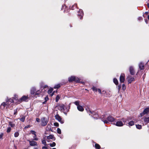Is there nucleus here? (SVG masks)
Masks as SVG:
<instances>
[{
	"label": "nucleus",
	"mask_w": 149,
	"mask_h": 149,
	"mask_svg": "<svg viewBox=\"0 0 149 149\" xmlns=\"http://www.w3.org/2000/svg\"><path fill=\"white\" fill-rule=\"evenodd\" d=\"M54 125L55 126H56V127H58V126H59V124L58 123H54Z\"/></svg>",
	"instance_id": "obj_44"
},
{
	"label": "nucleus",
	"mask_w": 149,
	"mask_h": 149,
	"mask_svg": "<svg viewBox=\"0 0 149 149\" xmlns=\"http://www.w3.org/2000/svg\"><path fill=\"white\" fill-rule=\"evenodd\" d=\"M36 88L35 87H33L31 90V94L32 96H34L36 91Z\"/></svg>",
	"instance_id": "obj_15"
},
{
	"label": "nucleus",
	"mask_w": 149,
	"mask_h": 149,
	"mask_svg": "<svg viewBox=\"0 0 149 149\" xmlns=\"http://www.w3.org/2000/svg\"><path fill=\"white\" fill-rule=\"evenodd\" d=\"M52 149H56L55 148H53Z\"/></svg>",
	"instance_id": "obj_63"
},
{
	"label": "nucleus",
	"mask_w": 149,
	"mask_h": 149,
	"mask_svg": "<svg viewBox=\"0 0 149 149\" xmlns=\"http://www.w3.org/2000/svg\"><path fill=\"white\" fill-rule=\"evenodd\" d=\"M74 104H75L76 105H77V106H79V101H76L74 102Z\"/></svg>",
	"instance_id": "obj_33"
},
{
	"label": "nucleus",
	"mask_w": 149,
	"mask_h": 149,
	"mask_svg": "<svg viewBox=\"0 0 149 149\" xmlns=\"http://www.w3.org/2000/svg\"><path fill=\"white\" fill-rule=\"evenodd\" d=\"M30 132L32 134L34 135L36 134V132L34 130H31Z\"/></svg>",
	"instance_id": "obj_40"
},
{
	"label": "nucleus",
	"mask_w": 149,
	"mask_h": 149,
	"mask_svg": "<svg viewBox=\"0 0 149 149\" xmlns=\"http://www.w3.org/2000/svg\"><path fill=\"white\" fill-rule=\"evenodd\" d=\"M80 80L79 78L75 76H71L68 78V81L70 82L74 81L76 83H79Z\"/></svg>",
	"instance_id": "obj_2"
},
{
	"label": "nucleus",
	"mask_w": 149,
	"mask_h": 149,
	"mask_svg": "<svg viewBox=\"0 0 149 149\" xmlns=\"http://www.w3.org/2000/svg\"><path fill=\"white\" fill-rule=\"evenodd\" d=\"M7 105L8 106L9 105L7 104L6 102H3L1 104V108L3 107V109H4L5 106Z\"/></svg>",
	"instance_id": "obj_19"
},
{
	"label": "nucleus",
	"mask_w": 149,
	"mask_h": 149,
	"mask_svg": "<svg viewBox=\"0 0 149 149\" xmlns=\"http://www.w3.org/2000/svg\"><path fill=\"white\" fill-rule=\"evenodd\" d=\"M42 144H44L45 146L47 145L46 141L45 139L42 140Z\"/></svg>",
	"instance_id": "obj_31"
},
{
	"label": "nucleus",
	"mask_w": 149,
	"mask_h": 149,
	"mask_svg": "<svg viewBox=\"0 0 149 149\" xmlns=\"http://www.w3.org/2000/svg\"><path fill=\"white\" fill-rule=\"evenodd\" d=\"M134 79L133 77H131L128 79V82L129 84H130L134 80Z\"/></svg>",
	"instance_id": "obj_24"
},
{
	"label": "nucleus",
	"mask_w": 149,
	"mask_h": 149,
	"mask_svg": "<svg viewBox=\"0 0 149 149\" xmlns=\"http://www.w3.org/2000/svg\"><path fill=\"white\" fill-rule=\"evenodd\" d=\"M122 120L123 122L124 123H125L126 122V120L124 118L122 119Z\"/></svg>",
	"instance_id": "obj_51"
},
{
	"label": "nucleus",
	"mask_w": 149,
	"mask_h": 149,
	"mask_svg": "<svg viewBox=\"0 0 149 149\" xmlns=\"http://www.w3.org/2000/svg\"><path fill=\"white\" fill-rule=\"evenodd\" d=\"M143 118V119L145 125H146L148 123H149V115L147 117H145Z\"/></svg>",
	"instance_id": "obj_16"
},
{
	"label": "nucleus",
	"mask_w": 149,
	"mask_h": 149,
	"mask_svg": "<svg viewBox=\"0 0 149 149\" xmlns=\"http://www.w3.org/2000/svg\"><path fill=\"white\" fill-rule=\"evenodd\" d=\"M48 121L45 117L43 118L41 120V125L42 126H45L47 125Z\"/></svg>",
	"instance_id": "obj_6"
},
{
	"label": "nucleus",
	"mask_w": 149,
	"mask_h": 149,
	"mask_svg": "<svg viewBox=\"0 0 149 149\" xmlns=\"http://www.w3.org/2000/svg\"><path fill=\"white\" fill-rule=\"evenodd\" d=\"M19 135V133L18 132H16L14 133V136L15 137H17Z\"/></svg>",
	"instance_id": "obj_36"
},
{
	"label": "nucleus",
	"mask_w": 149,
	"mask_h": 149,
	"mask_svg": "<svg viewBox=\"0 0 149 149\" xmlns=\"http://www.w3.org/2000/svg\"><path fill=\"white\" fill-rule=\"evenodd\" d=\"M11 130V127H8L7 128L6 132L7 133H9L10 132Z\"/></svg>",
	"instance_id": "obj_39"
},
{
	"label": "nucleus",
	"mask_w": 149,
	"mask_h": 149,
	"mask_svg": "<svg viewBox=\"0 0 149 149\" xmlns=\"http://www.w3.org/2000/svg\"><path fill=\"white\" fill-rule=\"evenodd\" d=\"M106 114H104L101 116L100 118L101 120L104 122V123L107 124L108 123V122L107 120V117L106 116Z\"/></svg>",
	"instance_id": "obj_5"
},
{
	"label": "nucleus",
	"mask_w": 149,
	"mask_h": 149,
	"mask_svg": "<svg viewBox=\"0 0 149 149\" xmlns=\"http://www.w3.org/2000/svg\"><path fill=\"white\" fill-rule=\"evenodd\" d=\"M113 82L115 83V84L116 85H117L118 84V81L117 79L116 78H114L113 79Z\"/></svg>",
	"instance_id": "obj_29"
},
{
	"label": "nucleus",
	"mask_w": 149,
	"mask_h": 149,
	"mask_svg": "<svg viewBox=\"0 0 149 149\" xmlns=\"http://www.w3.org/2000/svg\"><path fill=\"white\" fill-rule=\"evenodd\" d=\"M55 119L60 122L61 124L64 123V121L61 120V117L58 114H56L55 116Z\"/></svg>",
	"instance_id": "obj_10"
},
{
	"label": "nucleus",
	"mask_w": 149,
	"mask_h": 149,
	"mask_svg": "<svg viewBox=\"0 0 149 149\" xmlns=\"http://www.w3.org/2000/svg\"><path fill=\"white\" fill-rule=\"evenodd\" d=\"M147 6L148 8H149V3L147 4Z\"/></svg>",
	"instance_id": "obj_57"
},
{
	"label": "nucleus",
	"mask_w": 149,
	"mask_h": 149,
	"mask_svg": "<svg viewBox=\"0 0 149 149\" xmlns=\"http://www.w3.org/2000/svg\"><path fill=\"white\" fill-rule=\"evenodd\" d=\"M125 75L124 74H121L120 77V80L121 83H123L125 81Z\"/></svg>",
	"instance_id": "obj_14"
},
{
	"label": "nucleus",
	"mask_w": 149,
	"mask_h": 149,
	"mask_svg": "<svg viewBox=\"0 0 149 149\" xmlns=\"http://www.w3.org/2000/svg\"><path fill=\"white\" fill-rule=\"evenodd\" d=\"M42 149H47V147L44 146L42 147Z\"/></svg>",
	"instance_id": "obj_52"
},
{
	"label": "nucleus",
	"mask_w": 149,
	"mask_h": 149,
	"mask_svg": "<svg viewBox=\"0 0 149 149\" xmlns=\"http://www.w3.org/2000/svg\"><path fill=\"white\" fill-rule=\"evenodd\" d=\"M47 139H54L53 140H55L54 137V136L52 135H50L49 136H47Z\"/></svg>",
	"instance_id": "obj_21"
},
{
	"label": "nucleus",
	"mask_w": 149,
	"mask_h": 149,
	"mask_svg": "<svg viewBox=\"0 0 149 149\" xmlns=\"http://www.w3.org/2000/svg\"><path fill=\"white\" fill-rule=\"evenodd\" d=\"M34 135V136L33 137L34 138L33 140L36 141H38L39 140V138L37 137L36 134H35Z\"/></svg>",
	"instance_id": "obj_30"
},
{
	"label": "nucleus",
	"mask_w": 149,
	"mask_h": 149,
	"mask_svg": "<svg viewBox=\"0 0 149 149\" xmlns=\"http://www.w3.org/2000/svg\"><path fill=\"white\" fill-rule=\"evenodd\" d=\"M116 125L117 126L121 127L123 126V124L122 121H119L116 122Z\"/></svg>",
	"instance_id": "obj_18"
},
{
	"label": "nucleus",
	"mask_w": 149,
	"mask_h": 149,
	"mask_svg": "<svg viewBox=\"0 0 149 149\" xmlns=\"http://www.w3.org/2000/svg\"><path fill=\"white\" fill-rule=\"evenodd\" d=\"M49 144L50 146L51 147H54L56 146V143L54 142H53L52 143H50Z\"/></svg>",
	"instance_id": "obj_35"
},
{
	"label": "nucleus",
	"mask_w": 149,
	"mask_h": 149,
	"mask_svg": "<svg viewBox=\"0 0 149 149\" xmlns=\"http://www.w3.org/2000/svg\"><path fill=\"white\" fill-rule=\"evenodd\" d=\"M143 18L141 17H138V19L139 21L141 20Z\"/></svg>",
	"instance_id": "obj_47"
},
{
	"label": "nucleus",
	"mask_w": 149,
	"mask_h": 149,
	"mask_svg": "<svg viewBox=\"0 0 149 149\" xmlns=\"http://www.w3.org/2000/svg\"><path fill=\"white\" fill-rule=\"evenodd\" d=\"M53 88H52L49 89L48 91V93L49 94H51V96H52L54 95V93H52L53 91Z\"/></svg>",
	"instance_id": "obj_22"
},
{
	"label": "nucleus",
	"mask_w": 149,
	"mask_h": 149,
	"mask_svg": "<svg viewBox=\"0 0 149 149\" xmlns=\"http://www.w3.org/2000/svg\"><path fill=\"white\" fill-rule=\"evenodd\" d=\"M134 121H131L129 122L128 123V125L129 126H132L134 125Z\"/></svg>",
	"instance_id": "obj_25"
},
{
	"label": "nucleus",
	"mask_w": 149,
	"mask_h": 149,
	"mask_svg": "<svg viewBox=\"0 0 149 149\" xmlns=\"http://www.w3.org/2000/svg\"><path fill=\"white\" fill-rule=\"evenodd\" d=\"M15 97L10 98L9 99H7L6 100V103H7V104L8 105H10L11 103H13L14 102V100H16V101L18 100V98L17 97V95H15Z\"/></svg>",
	"instance_id": "obj_3"
},
{
	"label": "nucleus",
	"mask_w": 149,
	"mask_h": 149,
	"mask_svg": "<svg viewBox=\"0 0 149 149\" xmlns=\"http://www.w3.org/2000/svg\"><path fill=\"white\" fill-rule=\"evenodd\" d=\"M36 120L38 122H40V119L39 118H37L36 119Z\"/></svg>",
	"instance_id": "obj_49"
},
{
	"label": "nucleus",
	"mask_w": 149,
	"mask_h": 149,
	"mask_svg": "<svg viewBox=\"0 0 149 149\" xmlns=\"http://www.w3.org/2000/svg\"><path fill=\"white\" fill-rule=\"evenodd\" d=\"M45 102H46L48 100H49V97L48 96H46L45 98Z\"/></svg>",
	"instance_id": "obj_45"
},
{
	"label": "nucleus",
	"mask_w": 149,
	"mask_h": 149,
	"mask_svg": "<svg viewBox=\"0 0 149 149\" xmlns=\"http://www.w3.org/2000/svg\"><path fill=\"white\" fill-rule=\"evenodd\" d=\"M149 112V108H147L144 109L143 111L140 113L141 117H142L145 114H148Z\"/></svg>",
	"instance_id": "obj_7"
},
{
	"label": "nucleus",
	"mask_w": 149,
	"mask_h": 149,
	"mask_svg": "<svg viewBox=\"0 0 149 149\" xmlns=\"http://www.w3.org/2000/svg\"><path fill=\"white\" fill-rule=\"evenodd\" d=\"M77 108L79 111H83L84 110V109L83 108V107L81 105L78 106L77 107Z\"/></svg>",
	"instance_id": "obj_20"
},
{
	"label": "nucleus",
	"mask_w": 149,
	"mask_h": 149,
	"mask_svg": "<svg viewBox=\"0 0 149 149\" xmlns=\"http://www.w3.org/2000/svg\"><path fill=\"white\" fill-rule=\"evenodd\" d=\"M107 120L108 122V123H109V122L112 123L113 122L114 120L115 119L112 116H109L107 117Z\"/></svg>",
	"instance_id": "obj_9"
},
{
	"label": "nucleus",
	"mask_w": 149,
	"mask_h": 149,
	"mask_svg": "<svg viewBox=\"0 0 149 149\" xmlns=\"http://www.w3.org/2000/svg\"><path fill=\"white\" fill-rule=\"evenodd\" d=\"M97 91H98V92L100 94H101V91L100 89L99 88H98L97 89Z\"/></svg>",
	"instance_id": "obj_48"
},
{
	"label": "nucleus",
	"mask_w": 149,
	"mask_h": 149,
	"mask_svg": "<svg viewBox=\"0 0 149 149\" xmlns=\"http://www.w3.org/2000/svg\"><path fill=\"white\" fill-rule=\"evenodd\" d=\"M145 13L146 14H147L148 13L147 12H146Z\"/></svg>",
	"instance_id": "obj_61"
},
{
	"label": "nucleus",
	"mask_w": 149,
	"mask_h": 149,
	"mask_svg": "<svg viewBox=\"0 0 149 149\" xmlns=\"http://www.w3.org/2000/svg\"><path fill=\"white\" fill-rule=\"evenodd\" d=\"M57 133L59 134H61V130L60 128H57Z\"/></svg>",
	"instance_id": "obj_41"
},
{
	"label": "nucleus",
	"mask_w": 149,
	"mask_h": 149,
	"mask_svg": "<svg viewBox=\"0 0 149 149\" xmlns=\"http://www.w3.org/2000/svg\"><path fill=\"white\" fill-rule=\"evenodd\" d=\"M139 68L140 70H143L144 69V64L142 62H141L139 64Z\"/></svg>",
	"instance_id": "obj_17"
},
{
	"label": "nucleus",
	"mask_w": 149,
	"mask_h": 149,
	"mask_svg": "<svg viewBox=\"0 0 149 149\" xmlns=\"http://www.w3.org/2000/svg\"><path fill=\"white\" fill-rule=\"evenodd\" d=\"M60 97L59 95H58L56 98V102H57L60 99Z\"/></svg>",
	"instance_id": "obj_38"
},
{
	"label": "nucleus",
	"mask_w": 149,
	"mask_h": 149,
	"mask_svg": "<svg viewBox=\"0 0 149 149\" xmlns=\"http://www.w3.org/2000/svg\"><path fill=\"white\" fill-rule=\"evenodd\" d=\"M94 92H97V88L94 86H93L92 88Z\"/></svg>",
	"instance_id": "obj_37"
},
{
	"label": "nucleus",
	"mask_w": 149,
	"mask_h": 149,
	"mask_svg": "<svg viewBox=\"0 0 149 149\" xmlns=\"http://www.w3.org/2000/svg\"><path fill=\"white\" fill-rule=\"evenodd\" d=\"M95 147L96 149H100L101 148L100 145L97 143L95 144Z\"/></svg>",
	"instance_id": "obj_26"
},
{
	"label": "nucleus",
	"mask_w": 149,
	"mask_h": 149,
	"mask_svg": "<svg viewBox=\"0 0 149 149\" xmlns=\"http://www.w3.org/2000/svg\"><path fill=\"white\" fill-rule=\"evenodd\" d=\"M84 13L82 10L80 9L79 11L78 16L80 19H81L83 18Z\"/></svg>",
	"instance_id": "obj_13"
},
{
	"label": "nucleus",
	"mask_w": 149,
	"mask_h": 149,
	"mask_svg": "<svg viewBox=\"0 0 149 149\" xmlns=\"http://www.w3.org/2000/svg\"><path fill=\"white\" fill-rule=\"evenodd\" d=\"M46 102H45H45H43V103H44V104H45Z\"/></svg>",
	"instance_id": "obj_62"
},
{
	"label": "nucleus",
	"mask_w": 149,
	"mask_h": 149,
	"mask_svg": "<svg viewBox=\"0 0 149 149\" xmlns=\"http://www.w3.org/2000/svg\"><path fill=\"white\" fill-rule=\"evenodd\" d=\"M76 7V6L75 5H73L71 7V9L72 10H74L75 8Z\"/></svg>",
	"instance_id": "obj_43"
},
{
	"label": "nucleus",
	"mask_w": 149,
	"mask_h": 149,
	"mask_svg": "<svg viewBox=\"0 0 149 149\" xmlns=\"http://www.w3.org/2000/svg\"><path fill=\"white\" fill-rule=\"evenodd\" d=\"M31 127V126L30 125H26V126L25 128H27L29 127Z\"/></svg>",
	"instance_id": "obj_53"
},
{
	"label": "nucleus",
	"mask_w": 149,
	"mask_h": 149,
	"mask_svg": "<svg viewBox=\"0 0 149 149\" xmlns=\"http://www.w3.org/2000/svg\"><path fill=\"white\" fill-rule=\"evenodd\" d=\"M60 108L61 111L65 115H67V112L69 111L70 106V105L66 106L64 104H62L60 106Z\"/></svg>",
	"instance_id": "obj_1"
},
{
	"label": "nucleus",
	"mask_w": 149,
	"mask_h": 149,
	"mask_svg": "<svg viewBox=\"0 0 149 149\" xmlns=\"http://www.w3.org/2000/svg\"><path fill=\"white\" fill-rule=\"evenodd\" d=\"M118 90H120L121 87V85H119L118 86Z\"/></svg>",
	"instance_id": "obj_54"
},
{
	"label": "nucleus",
	"mask_w": 149,
	"mask_h": 149,
	"mask_svg": "<svg viewBox=\"0 0 149 149\" xmlns=\"http://www.w3.org/2000/svg\"><path fill=\"white\" fill-rule=\"evenodd\" d=\"M86 110L87 111L88 113L90 115L92 114V116H93V117L96 119H97V117L98 116L97 114H94L95 112L94 111H91L90 110L89 107H87L86 108Z\"/></svg>",
	"instance_id": "obj_4"
},
{
	"label": "nucleus",
	"mask_w": 149,
	"mask_h": 149,
	"mask_svg": "<svg viewBox=\"0 0 149 149\" xmlns=\"http://www.w3.org/2000/svg\"><path fill=\"white\" fill-rule=\"evenodd\" d=\"M129 69L130 74L132 75H134L135 74V71L133 67L132 66H130Z\"/></svg>",
	"instance_id": "obj_12"
},
{
	"label": "nucleus",
	"mask_w": 149,
	"mask_h": 149,
	"mask_svg": "<svg viewBox=\"0 0 149 149\" xmlns=\"http://www.w3.org/2000/svg\"><path fill=\"white\" fill-rule=\"evenodd\" d=\"M0 108H1V105L0 106Z\"/></svg>",
	"instance_id": "obj_64"
},
{
	"label": "nucleus",
	"mask_w": 149,
	"mask_h": 149,
	"mask_svg": "<svg viewBox=\"0 0 149 149\" xmlns=\"http://www.w3.org/2000/svg\"><path fill=\"white\" fill-rule=\"evenodd\" d=\"M33 149H38L36 148H34Z\"/></svg>",
	"instance_id": "obj_60"
},
{
	"label": "nucleus",
	"mask_w": 149,
	"mask_h": 149,
	"mask_svg": "<svg viewBox=\"0 0 149 149\" xmlns=\"http://www.w3.org/2000/svg\"><path fill=\"white\" fill-rule=\"evenodd\" d=\"M40 92L41 91L40 90H38L37 91H36L35 94L34 96L36 97V95H39L40 94Z\"/></svg>",
	"instance_id": "obj_27"
},
{
	"label": "nucleus",
	"mask_w": 149,
	"mask_h": 149,
	"mask_svg": "<svg viewBox=\"0 0 149 149\" xmlns=\"http://www.w3.org/2000/svg\"><path fill=\"white\" fill-rule=\"evenodd\" d=\"M8 124L12 127H15V125L13 123V122L10 121L8 122Z\"/></svg>",
	"instance_id": "obj_23"
},
{
	"label": "nucleus",
	"mask_w": 149,
	"mask_h": 149,
	"mask_svg": "<svg viewBox=\"0 0 149 149\" xmlns=\"http://www.w3.org/2000/svg\"><path fill=\"white\" fill-rule=\"evenodd\" d=\"M17 109H16L15 110H14V115H16L17 113Z\"/></svg>",
	"instance_id": "obj_46"
},
{
	"label": "nucleus",
	"mask_w": 149,
	"mask_h": 149,
	"mask_svg": "<svg viewBox=\"0 0 149 149\" xmlns=\"http://www.w3.org/2000/svg\"><path fill=\"white\" fill-rule=\"evenodd\" d=\"M122 89L123 90H125L126 89V86L125 84H123Z\"/></svg>",
	"instance_id": "obj_42"
},
{
	"label": "nucleus",
	"mask_w": 149,
	"mask_h": 149,
	"mask_svg": "<svg viewBox=\"0 0 149 149\" xmlns=\"http://www.w3.org/2000/svg\"><path fill=\"white\" fill-rule=\"evenodd\" d=\"M29 142V145L31 146H37L38 144L36 141H31L30 140H28Z\"/></svg>",
	"instance_id": "obj_11"
},
{
	"label": "nucleus",
	"mask_w": 149,
	"mask_h": 149,
	"mask_svg": "<svg viewBox=\"0 0 149 149\" xmlns=\"http://www.w3.org/2000/svg\"><path fill=\"white\" fill-rule=\"evenodd\" d=\"M145 22L147 24L148 23V20L147 19H145Z\"/></svg>",
	"instance_id": "obj_56"
},
{
	"label": "nucleus",
	"mask_w": 149,
	"mask_h": 149,
	"mask_svg": "<svg viewBox=\"0 0 149 149\" xmlns=\"http://www.w3.org/2000/svg\"><path fill=\"white\" fill-rule=\"evenodd\" d=\"M48 87V86L47 85H45L43 87V88H47Z\"/></svg>",
	"instance_id": "obj_55"
},
{
	"label": "nucleus",
	"mask_w": 149,
	"mask_h": 149,
	"mask_svg": "<svg viewBox=\"0 0 149 149\" xmlns=\"http://www.w3.org/2000/svg\"><path fill=\"white\" fill-rule=\"evenodd\" d=\"M61 86L60 84H58L57 85H56L54 86V88H60Z\"/></svg>",
	"instance_id": "obj_32"
},
{
	"label": "nucleus",
	"mask_w": 149,
	"mask_h": 149,
	"mask_svg": "<svg viewBox=\"0 0 149 149\" xmlns=\"http://www.w3.org/2000/svg\"><path fill=\"white\" fill-rule=\"evenodd\" d=\"M3 135V133H1V134H0V139L2 138Z\"/></svg>",
	"instance_id": "obj_50"
},
{
	"label": "nucleus",
	"mask_w": 149,
	"mask_h": 149,
	"mask_svg": "<svg viewBox=\"0 0 149 149\" xmlns=\"http://www.w3.org/2000/svg\"><path fill=\"white\" fill-rule=\"evenodd\" d=\"M28 99V96L24 95L21 98H20L19 99H18V103H20L22 101H26Z\"/></svg>",
	"instance_id": "obj_8"
},
{
	"label": "nucleus",
	"mask_w": 149,
	"mask_h": 149,
	"mask_svg": "<svg viewBox=\"0 0 149 149\" xmlns=\"http://www.w3.org/2000/svg\"><path fill=\"white\" fill-rule=\"evenodd\" d=\"M144 75H145V74H144V75H143V79H144Z\"/></svg>",
	"instance_id": "obj_59"
},
{
	"label": "nucleus",
	"mask_w": 149,
	"mask_h": 149,
	"mask_svg": "<svg viewBox=\"0 0 149 149\" xmlns=\"http://www.w3.org/2000/svg\"><path fill=\"white\" fill-rule=\"evenodd\" d=\"M25 118L26 116H23L22 118H19V120L21 121L24 122V121Z\"/></svg>",
	"instance_id": "obj_28"
},
{
	"label": "nucleus",
	"mask_w": 149,
	"mask_h": 149,
	"mask_svg": "<svg viewBox=\"0 0 149 149\" xmlns=\"http://www.w3.org/2000/svg\"><path fill=\"white\" fill-rule=\"evenodd\" d=\"M148 18L149 20V15H148Z\"/></svg>",
	"instance_id": "obj_58"
},
{
	"label": "nucleus",
	"mask_w": 149,
	"mask_h": 149,
	"mask_svg": "<svg viewBox=\"0 0 149 149\" xmlns=\"http://www.w3.org/2000/svg\"><path fill=\"white\" fill-rule=\"evenodd\" d=\"M136 128L138 129H141L142 128L141 125H136Z\"/></svg>",
	"instance_id": "obj_34"
}]
</instances>
